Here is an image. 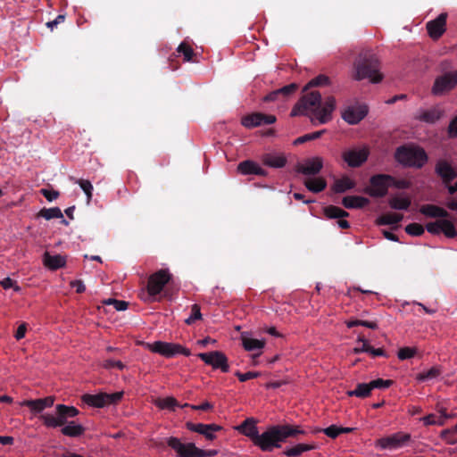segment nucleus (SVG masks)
Here are the masks:
<instances>
[{
    "label": "nucleus",
    "mask_w": 457,
    "mask_h": 457,
    "mask_svg": "<svg viewBox=\"0 0 457 457\" xmlns=\"http://www.w3.org/2000/svg\"><path fill=\"white\" fill-rule=\"evenodd\" d=\"M329 84V78L320 74L311 79L303 87V95L293 107L290 115L308 116L312 125L326 124L332 120V113L336 109V99L328 96L322 101L319 91H310L314 87H321Z\"/></svg>",
    "instance_id": "1"
},
{
    "label": "nucleus",
    "mask_w": 457,
    "mask_h": 457,
    "mask_svg": "<svg viewBox=\"0 0 457 457\" xmlns=\"http://www.w3.org/2000/svg\"><path fill=\"white\" fill-rule=\"evenodd\" d=\"M79 411L74 406L65 404H57L55 406V415L44 413L39 416L45 427L48 428H56L61 427V433L70 437H79L85 432V428L76 423L74 420L69 421V419L79 415Z\"/></svg>",
    "instance_id": "2"
},
{
    "label": "nucleus",
    "mask_w": 457,
    "mask_h": 457,
    "mask_svg": "<svg viewBox=\"0 0 457 457\" xmlns=\"http://www.w3.org/2000/svg\"><path fill=\"white\" fill-rule=\"evenodd\" d=\"M303 433L304 431L298 426L289 424L270 426L262 434L259 435L254 445L263 452H271L274 448L281 447L280 444L288 437H296Z\"/></svg>",
    "instance_id": "3"
},
{
    "label": "nucleus",
    "mask_w": 457,
    "mask_h": 457,
    "mask_svg": "<svg viewBox=\"0 0 457 457\" xmlns=\"http://www.w3.org/2000/svg\"><path fill=\"white\" fill-rule=\"evenodd\" d=\"M354 68L356 71L354 79L357 80L369 79L372 83H378L382 80V75L378 72V59L371 51L361 53L354 63Z\"/></svg>",
    "instance_id": "4"
},
{
    "label": "nucleus",
    "mask_w": 457,
    "mask_h": 457,
    "mask_svg": "<svg viewBox=\"0 0 457 457\" xmlns=\"http://www.w3.org/2000/svg\"><path fill=\"white\" fill-rule=\"evenodd\" d=\"M395 160L404 167L420 169L428 162V154L419 146L402 145L396 148Z\"/></svg>",
    "instance_id": "5"
},
{
    "label": "nucleus",
    "mask_w": 457,
    "mask_h": 457,
    "mask_svg": "<svg viewBox=\"0 0 457 457\" xmlns=\"http://www.w3.org/2000/svg\"><path fill=\"white\" fill-rule=\"evenodd\" d=\"M456 86L457 70L453 69L443 72L441 75L436 78L431 88V93L436 96H443L454 89Z\"/></svg>",
    "instance_id": "6"
},
{
    "label": "nucleus",
    "mask_w": 457,
    "mask_h": 457,
    "mask_svg": "<svg viewBox=\"0 0 457 457\" xmlns=\"http://www.w3.org/2000/svg\"><path fill=\"white\" fill-rule=\"evenodd\" d=\"M171 278L172 275L168 269H161L151 274L146 286L148 297L154 299L156 295H160Z\"/></svg>",
    "instance_id": "7"
},
{
    "label": "nucleus",
    "mask_w": 457,
    "mask_h": 457,
    "mask_svg": "<svg viewBox=\"0 0 457 457\" xmlns=\"http://www.w3.org/2000/svg\"><path fill=\"white\" fill-rule=\"evenodd\" d=\"M123 392H115L112 394L99 393L96 395L85 394L82 401L92 407L103 408L110 404H115L121 400Z\"/></svg>",
    "instance_id": "8"
},
{
    "label": "nucleus",
    "mask_w": 457,
    "mask_h": 457,
    "mask_svg": "<svg viewBox=\"0 0 457 457\" xmlns=\"http://www.w3.org/2000/svg\"><path fill=\"white\" fill-rule=\"evenodd\" d=\"M149 349L151 352L159 353L166 358H171L177 354H183L185 356L191 354L190 350L181 345L162 341H156L149 345Z\"/></svg>",
    "instance_id": "9"
},
{
    "label": "nucleus",
    "mask_w": 457,
    "mask_h": 457,
    "mask_svg": "<svg viewBox=\"0 0 457 457\" xmlns=\"http://www.w3.org/2000/svg\"><path fill=\"white\" fill-rule=\"evenodd\" d=\"M391 175L376 174L370 179V187L365 192L371 197H384L386 195L389 187V180Z\"/></svg>",
    "instance_id": "10"
},
{
    "label": "nucleus",
    "mask_w": 457,
    "mask_h": 457,
    "mask_svg": "<svg viewBox=\"0 0 457 457\" xmlns=\"http://www.w3.org/2000/svg\"><path fill=\"white\" fill-rule=\"evenodd\" d=\"M411 439L406 433L397 432L387 436L381 437L375 442V446L383 450H394L402 447Z\"/></svg>",
    "instance_id": "11"
},
{
    "label": "nucleus",
    "mask_w": 457,
    "mask_h": 457,
    "mask_svg": "<svg viewBox=\"0 0 457 457\" xmlns=\"http://www.w3.org/2000/svg\"><path fill=\"white\" fill-rule=\"evenodd\" d=\"M197 356L205 364L212 366L213 369H220L222 372H228L229 370L228 358L222 352L212 351L209 353H200Z\"/></svg>",
    "instance_id": "12"
},
{
    "label": "nucleus",
    "mask_w": 457,
    "mask_h": 457,
    "mask_svg": "<svg viewBox=\"0 0 457 457\" xmlns=\"http://www.w3.org/2000/svg\"><path fill=\"white\" fill-rule=\"evenodd\" d=\"M167 444L176 451L179 457H199V448L194 443L183 444L179 438L170 436L168 438Z\"/></svg>",
    "instance_id": "13"
},
{
    "label": "nucleus",
    "mask_w": 457,
    "mask_h": 457,
    "mask_svg": "<svg viewBox=\"0 0 457 457\" xmlns=\"http://www.w3.org/2000/svg\"><path fill=\"white\" fill-rule=\"evenodd\" d=\"M275 121L276 117L274 115L262 112L247 114L241 119V124L246 129H253L262 124H272Z\"/></svg>",
    "instance_id": "14"
},
{
    "label": "nucleus",
    "mask_w": 457,
    "mask_h": 457,
    "mask_svg": "<svg viewBox=\"0 0 457 457\" xmlns=\"http://www.w3.org/2000/svg\"><path fill=\"white\" fill-rule=\"evenodd\" d=\"M368 114V107L364 104L348 106L342 112V118L348 124L355 125Z\"/></svg>",
    "instance_id": "15"
},
{
    "label": "nucleus",
    "mask_w": 457,
    "mask_h": 457,
    "mask_svg": "<svg viewBox=\"0 0 457 457\" xmlns=\"http://www.w3.org/2000/svg\"><path fill=\"white\" fill-rule=\"evenodd\" d=\"M447 16L446 12H442L436 19L427 22L426 28L431 38L438 39L445 32Z\"/></svg>",
    "instance_id": "16"
},
{
    "label": "nucleus",
    "mask_w": 457,
    "mask_h": 457,
    "mask_svg": "<svg viewBox=\"0 0 457 457\" xmlns=\"http://www.w3.org/2000/svg\"><path fill=\"white\" fill-rule=\"evenodd\" d=\"M369 150L362 149H351L343 153V159L352 168L361 166L368 159Z\"/></svg>",
    "instance_id": "17"
},
{
    "label": "nucleus",
    "mask_w": 457,
    "mask_h": 457,
    "mask_svg": "<svg viewBox=\"0 0 457 457\" xmlns=\"http://www.w3.org/2000/svg\"><path fill=\"white\" fill-rule=\"evenodd\" d=\"M323 167V162L320 157L307 159L303 164H298L296 171L304 175L315 176L319 174Z\"/></svg>",
    "instance_id": "18"
},
{
    "label": "nucleus",
    "mask_w": 457,
    "mask_h": 457,
    "mask_svg": "<svg viewBox=\"0 0 457 457\" xmlns=\"http://www.w3.org/2000/svg\"><path fill=\"white\" fill-rule=\"evenodd\" d=\"M435 171L445 184H449L457 178V171L445 160H439L436 162Z\"/></svg>",
    "instance_id": "19"
},
{
    "label": "nucleus",
    "mask_w": 457,
    "mask_h": 457,
    "mask_svg": "<svg viewBox=\"0 0 457 457\" xmlns=\"http://www.w3.org/2000/svg\"><path fill=\"white\" fill-rule=\"evenodd\" d=\"M238 432L249 437L254 445L259 437V431L256 426V421L253 418H248L244 420L239 426L237 427Z\"/></svg>",
    "instance_id": "20"
},
{
    "label": "nucleus",
    "mask_w": 457,
    "mask_h": 457,
    "mask_svg": "<svg viewBox=\"0 0 457 457\" xmlns=\"http://www.w3.org/2000/svg\"><path fill=\"white\" fill-rule=\"evenodd\" d=\"M262 162L268 167L279 169L283 168L287 162V157L283 154L266 153L261 157Z\"/></svg>",
    "instance_id": "21"
},
{
    "label": "nucleus",
    "mask_w": 457,
    "mask_h": 457,
    "mask_svg": "<svg viewBox=\"0 0 457 457\" xmlns=\"http://www.w3.org/2000/svg\"><path fill=\"white\" fill-rule=\"evenodd\" d=\"M237 170L243 175H259V176H266L267 171L259 166L256 162L251 160H245L241 162L237 165Z\"/></svg>",
    "instance_id": "22"
},
{
    "label": "nucleus",
    "mask_w": 457,
    "mask_h": 457,
    "mask_svg": "<svg viewBox=\"0 0 457 457\" xmlns=\"http://www.w3.org/2000/svg\"><path fill=\"white\" fill-rule=\"evenodd\" d=\"M437 411L438 414L430 413L420 419V420L423 422L425 426H444L447 420L446 409L444 407H440L437 409Z\"/></svg>",
    "instance_id": "23"
},
{
    "label": "nucleus",
    "mask_w": 457,
    "mask_h": 457,
    "mask_svg": "<svg viewBox=\"0 0 457 457\" xmlns=\"http://www.w3.org/2000/svg\"><path fill=\"white\" fill-rule=\"evenodd\" d=\"M420 212L428 218H448L449 212L444 208L435 204H423Z\"/></svg>",
    "instance_id": "24"
},
{
    "label": "nucleus",
    "mask_w": 457,
    "mask_h": 457,
    "mask_svg": "<svg viewBox=\"0 0 457 457\" xmlns=\"http://www.w3.org/2000/svg\"><path fill=\"white\" fill-rule=\"evenodd\" d=\"M44 264L50 270H55L66 264L65 257L60 254L51 255L46 252L44 254Z\"/></svg>",
    "instance_id": "25"
},
{
    "label": "nucleus",
    "mask_w": 457,
    "mask_h": 457,
    "mask_svg": "<svg viewBox=\"0 0 457 457\" xmlns=\"http://www.w3.org/2000/svg\"><path fill=\"white\" fill-rule=\"evenodd\" d=\"M370 203L368 198L358 195L345 196L342 200V204L347 209L362 208Z\"/></svg>",
    "instance_id": "26"
},
{
    "label": "nucleus",
    "mask_w": 457,
    "mask_h": 457,
    "mask_svg": "<svg viewBox=\"0 0 457 457\" xmlns=\"http://www.w3.org/2000/svg\"><path fill=\"white\" fill-rule=\"evenodd\" d=\"M444 112L439 108L434 107L432 109L422 112L418 119L427 123H435L441 119Z\"/></svg>",
    "instance_id": "27"
},
{
    "label": "nucleus",
    "mask_w": 457,
    "mask_h": 457,
    "mask_svg": "<svg viewBox=\"0 0 457 457\" xmlns=\"http://www.w3.org/2000/svg\"><path fill=\"white\" fill-rule=\"evenodd\" d=\"M354 187V181L347 176H344L343 178L335 180L332 186V190L335 193H345L349 189H353Z\"/></svg>",
    "instance_id": "28"
},
{
    "label": "nucleus",
    "mask_w": 457,
    "mask_h": 457,
    "mask_svg": "<svg viewBox=\"0 0 457 457\" xmlns=\"http://www.w3.org/2000/svg\"><path fill=\"white\" fill-rule=\"evenodd\" d=\"M241 340H242V345H243L245 350H246L248 352L262 350L265 345L264 340L252 338V337H249L245 335H242Z\"/></svg>",
    "instance_id": "29"
},
{
    "label": "nucleus",
    "mask_w": 457,
    "mask_h": 457,
    "mask_svg": "<svg viewBox=\"0 0 457 457\" xmlns=\"http://www.w3.org/2000/svg\"><path fill=\"white\" fill-rule=\"evenodd\" d=\"M306 188L312 193H320L327 187V181L323 178L307 179L304 181Z\"/></svg>",
    "instance_id": "30"
},
{
    "label": "nucleus",
    "mask_w": 457,
    "mask_h": 457,
    "mask_svg": "<svg viewBox=\"0 0 457 457\" xmlns=\"http://www.w3.org/2000/svg\"><path fill=\"white\" fill-rule=\"evenodd\" d=\"M371 391L370 383H359L354 390H350L346 394L348 396L366 398L370 395Z\"/></svg>",
    "instance_id": "31"
},
{
    "label": "nucleus",
    "mask_w": 457,
    "mask_h": 457,
    "mask_svg": "<svg viewBox=\"0 0 457 457\" xmlns=\"http://www.w3.org/2000/svg\"><path fill=\"white\" fill-rule=\"evenodd\" d=\"M315 448L316 446L314 445L298 444L293 447L286 449L284 451V454H286L288 457H297L300 456L303 452L310 451Z\"/></svg>",
    "instance_id": "32"
},
{
    "label": "nucleus",
    "mask_w": 457,
    "mask_h": 457,
    "mask_svg": "<svg viewBox=\"0 0 457 457\" xmlns=\"http://www.w3.org/2000/svg\"><path fill=\"white\" fill-rule=\"evenodd\" d=\"M403 219V214L389 212L378 217L377 223L378 225H395L398 224Z\"/></svg>",
    "instance_id": "33"
},
{
    "label": "nucleus",
    "mask_w": 457,
    "mask_h": 457,
    "mask_svg": "<svg viewBox=\"0 0 457 457\" xmlns=\"http://www.w3.org/2000/svg\"><path fill=\"white\" fill-rule=\"evenodd\" d=\"M154 404H155V406H157L158 408H160L162 410L168 409L170 411H174L175 407L182 406V405H179L178 401L172 396H169V397H165V398H157L154 400Z\"/></svg>",
    "instance_id": "34"
},
{
    "label": "nucleus",
    "mask_w": 457,
    "mask_h": 457,
    "mask_svg": "<svg viewBox=\"0 0 457 457\" xmlns=\"http://www.w3.org/2000/svg\"><path fill=\"white\" fill-rule=\"evenodd\" d=\"M324 214L328 219H340V218H345L349 216V213L335 205H328L324 208Z\"/></svg>",
    "instance_id": "35"
},
{
    "label": "nucleus",
    "mask_w": 457,
    "mask_h": 457,
    "mask_svg": "<svg viewBox=\"0 0 457 457\" xmlns=\"http://www.w3.org/2000/svg\"><path fill=\"white\" fill-rule=\"evenodd\" d=\"M440 437L448 445H454L457 443V424L450 428L443 429L440 432Z\"/></svg>",
    "instance_id": "36"
},
{
    "label": "nucleus",
    "mask_w": 457,
    "mask_h": 457,
    "mask_svg": "<svg viewBox=\"0 0 457 457\" xmlns=\"http://www.w3.org/2000/svg\"><path fill=\"white\" fill-rule=\"evenodd\" d=\"M38 216L43 217L47 220L54 218H63L62 212L59 207L43 208L39 211Z\"/></svg>",
    "instance_id": "37"
},
{
    "label": "nucleus",
    "mask_w": 457,
    "mask_h": 457,
    "mask_svg": "<svg viewBox=\"0 0 457 457\" xmlns=\"http://www.w3.org/2000/svg\"><path fill=\"white\" fill-rule=\"evenodd\" d=\"M441 223V232L445 234V237L449 238H453L457 236V231L453 223L447 220L446 218H443L440 220Z\"/></svg>",
    "instance_id": "38"
},
{
    "label": "nucleus",
    "mask_w": 457,
    "mask_h": 457,
    "mask_svg": "<svg viewBox=\"0 0 457 457\" xmlns=\"http://www.w3.org/2000/svg\"><path fill=\"white\" fill-rule=\"evenodd\" d=\"M389 205L395 210H407L411 205V200L408 197H393L389 201Z\"/></svg>",
    "instance_id": "39"
},
{
    "label": "nucleus",
    "mask_w": 457,
    "mask_h": 457,
    "mask_svg": "<svg viewBox=\"0 0 457 457\" xmlns=\"http://www.w3.org/2000/svg\"><path fill=\"white\" fill-rule=\"evenodd\" d=\"M441 371L437 367H432L427 371L420 372L417 375L416 378L419 381H427L437 378Z\"/></svg>",
    "instance_id": "40"
},
{
    "label": "nucleus",
    "mask_w": 457,
    "mask_h": 457,
    "mask_svg": "<svg viewBox=\"0 0 457 457\" xmlns=\"http://www.w3.org/2000/svg\"><path fill=\"white\" fill-rule=\"evenodd\" d=\"M177 51L179 54H183L185 62L192 61L193 56L195 55L193 48L185 42L179 44V46L177 48Z\"/></svg>",
    "instance_id": "41"
},
{
    "label": "nucleus",
    "mask_w": 457,
    "mask_h": 457,
    "mask_svg": "<svg viewBox=\"0 0 457 457\" xmlns=\"http://www.w3.org/2000/svg\"><path fill=\"white\" fill-rule=\"evenodd\" d=\"M325 132H326V129H321V130L315 131V132H312V133L305 134V135L296 138L295 140V145L303 144V143H305L307 141H311V140H314V139L320 138L321 137V135H323Z\"/></svg>",
    "instance_id": "42"
},
{
    "label": "nucleus",
    "mask_w": 457,
    "mask_h": 457,
    "mask_svg": "<svg viewBox=\"0 0 457 457\" xmlns=\"http://www.w3.org/2000/svg\"><path fill=\"white\" fill-rule=\"evenodd\" d=\"M75 183L79 184L80 188L84 191V193L87 195V202H90L92 198V191H93V186L89 180L87 179H76Z\"/></svg>",
    "instance_id": "43"
},
{
    "label": "nucleus",
    "mask_w": 457,
    "mask_h": 457,
    "mask_svg": "<svg viewBox=\"0 0 457 457\" xmlns=\"http://www.w3.org/2000/svg\"><path fill=\"white\" fill-rule=\"evenodd\" d=\"M21 404L29 408L34 413H41L45 410L38 399L25 400Z\"/></svg>",
    "instance_id": "44"
},
{
    "label": "nucleus",
    "mask_w": 457,
    "mask_h": 457,
    "mask_svg": "<svg viewBox=\"0 0 457 457\" xmlns=\"http://www.w3.org/2000/svg\"><path fill=\"white\" fill-rule=\"evenodd\" d=\"M105 305H112L117 311H125L129 306V303L122 300H117L114 298H108L103 301Z\"/></svg>",
    "instance_id": "45"
},
{
    "label": "nucleus",
    "mask_w": 457,
    "mask_h": 457,
    "mask_svg": "<svg viewBox=\"0 0 457 457\" xmlns=\"http://www.w3.org/2000/svg\"><path fill=\"white\" fill-rule=\"evenodd\" d=\"M297 87H298L297 84L292 83V84L287 85L281 88H278V95L280 96L281 99L284 100V99L287 98L288 96H290L291 95H293L296 91Z\"/></svg>",
    "instance_id": "46"
},
{
    "label": "nucleus",
    "mask_w": 457,
    "mask_h": 457,
    "mask_svg": "<svg viewBox=\"0 0 457 457\" xmlns=\"http://www.w3.org/2000/svg\"><path fill=\"white\" fill-rule=\"evenodd\" d=\"M201 319H202V313H201L200 306L198 304L195 303L192 305V308H191V315L187 319H186L185 322L187 325H192L193 323H195V320H201Z\"/></svg>",
    "instance_id": "47"
},
{
    "label": "nucleus",
    "mask_w": 457,
    "mask_h": 457,
    "mask_svg": "<svg viewBox=\"0 0 457 457\" xmlns=\"http://www.w3.org/2000/svg\"><path fill=\"white\" fill-rule=\"evenodd\" d=\"M405 231L411 236L419 237L424 233V228L421 224L414 222L407 225L405 227Z\"/></svg>",
    "instance_id": "48"
},
{
    "label": "nucleus",
    "mask_w": 457,
    "mask_h": 457,
    "mask_svg": "<svg viewBox=\"0 0 457 457\" xmlns=\"http://www.w3.org/2000/svg\"><path fill=\"white\" fill-rule=\"evenodd\" d=\"M389 180V187L393 186L398 189H408L411 187V182L406 179H397L395 177L391 176V179H387Z\"/></svg>",
    "instance_id": "49"
},
{
    "label": "nucleus",
    "mask_w": 457,
    "mask_h": 457,
    "mask_svg": "<svg viewBox=\"0 0 457 457\" xmlns=\"http://www.w3.org/2000/svg\"><path fill=\"white\" fill-rule=\"evenodd\" d=\"M370 383L371 390H373L375 388H379V389L387 388L393 384V381L390 379L385 380L382 378H378V379L370 381Z\"/></svg>",
    "instance_id": "50"
},
{
    "label": "nucleus",
    "mask_w": 457,
    "mask_h": 457,
    "mask_svg": "<svg viewBox=\"0 0 457 457\" xmlns=\"http://www.w3.org/2000/svg\"><path fill=\"white\" fill-rule=\"evenodd\" d=\"M416 353V349L411 347H403L398 351L397 356L400 360L412 358Z\"/></svg>",
    "instance_id": "51"
},
{
    "label": "nucleus",
    "mask_w": 457,
    "mask_h": 457,
    "mask_svg": "<svg viewBox=\"0 0 457 457\" xmlns=\"http://www.w3.org/2000/svg\"><path fill=\"white\" fill-rule=\"evenodd\" d=\"M186 427L188 430L198 433L200 435L204 432V429H208V424L204 423L187 422Z\"/></svg>",
    "instance_id": "52"
},
{
    "label": "nucleus",
    "mask_w": 457,
    "mask_h": 457,
    "mask_svg": "<svg viewBox=\"0 0 457 457\" xmlns=\"http://www.w3.org/2000/svg\"><path fill=\"white\" fill-rule=\"evenodd\" d=\"M0 285L4 289L13 288L14 291L20 292L21 287L11 278H5L0 281Z\"/></svg>",
    "instance_id": "53"
},
{
    "label": "nucleus",
    "mask_w": 457,
    "mask_h": 457,
    "mask_svg": "<svg viewBox=\"0 0 457 457\" xmlns=\"http://www.w3.org/2000/svg\"><path fill=\"white\" fill-rule=\"evenodd\" d=\"M235 375L238 378V379L241 382H245V381H247L249 379H253V378H258L260 376V372H257V371H248V372H245V373H241L240 371H237Z\"/></svg>",
    "instance_id": "54"
},
{
    "label": "nucleus",
    "mask_w": 457,
    "mask_h": 457,
    "mask_svg": "<svg viewBox=\"0 0 457 457\" xmlns=\"http://www.w3.org/2000/svg\"><path fill=\"white\" fill-rule=\"evenodd\" d=\"M319 431L323 432L326 436L330 438H336L340 435L339 427L331 425L326 428L320 429Z\"/></svg>",
    "instance_id": "55"
},
{
    "label": "nucleus",
    "mask_w": 457,
    "mask_h": 457,
    "mask_svg": "<svg viewBox=\"0 0 457 457\" xmlns=\"http://www.w3.org/2000/svg\"><path fill=\"white\" fill-rule=\"evenodd\" d=\"M104 367L107 370L116 368L120 370H122L125 368V365L120 361H114L109 359L104 361Z\"/></svg>",
    "instance_id": "56"
},
{
    "label": "nucleus",
    "mask_w": 457,
    "mask_h": 457,
    "mask_svg": "<svg viewBox=\"0 0 457 457\" xmlns=\"http://www.w3.org/2000/svg\"><path fill=\"white\" fill-rule=\"evenodd\" d=\"M42 195H44L49 202H52L58 198L59 192L54 189L42 188L40 190Z\"/></svg>",
    "instance_id": "57"
},
{
    "label": "nucleus",
    "mask_w": 457,
    "mask_h": 457,
    "mask_svg": "<svg viewBox=\"0 0 457 457\" xmlns=\"http://www.w3.org/2000/svg\"><path fill=\"white\" fill-rule=\"evenodd\" d=\"M185 407H190L192 410H197V411H210L213 408V405L210 403L209 402H204V403L200 405H193L189 403H185L181 406V408Z\"/></svg>",
    "instance_id": "58"
},
{
    "label": "nucleus",
    "mask_w": 457,
    "mask_h": 457,
    "mask_svg": "<svg viewBox=\"0 0 457 457\" xmlns=\"http://www.w3.org/2000/svg\"><path fill=\"white\" fill-rule=\"evenodd\" d=\"M447 134L450 138L457 137V115L450 121L447 128Z\"/></svg>",
    "instance_id": "59"
},
{
    "label": "nucleus",
    "mask_w": 457,
    "mask_h": 457,
    "mask_svg": "<svg viewBox=\"0 0 457 457\" xmlns=\"http://www.w3.org/2000/svg\"><path fill=\"white\" fill-rule=\"evenodd\" d=\"M427 230L434 235H437L441 232V223L440 220L435 222H429L426 225Z\"/></svg>",
    "instance_id": "60"
},
{
    "label": "nucleus",
    "mask_w": 457,
    "mask_h": 457,
    "mask_svg": "<svg viewBox=\"0 0 457 457\" xmlns=\"http://www.w3.org/2000/svg\"><path fill=\"white\" fill-rule=\"evenodd\" d=\"M359 341L361 342V346L355 347L353 349V352L355 353H369L370 349V345L369 344V342L366 339H364L363 337H359Z\"/></svg>",
    "instance_id": "61"
},
{
    "label": "nucleus",
    "mask_w": 457,
    "mask_h": 457,
    "mask_svg": "<svg viewBox=\"0 0 457 457\" xmlns=\"http://www.w3.org/2000/svg\"><path fill=\"white\" fill-rule=\"evenodd\" d=\"M70 286L72 288H75L76 292L79 294H81V293L85 292V290H86V287H85L83 281L79 280V279L71 281Z\"/></svg>",
    "instance_id": "62"
},
{
    "label": "nucleus",
    "mask_w": 457,
    "mask_h": 457,
    "mask_svg": "<svg viewBox=\"0 0 457 457\" xmlns=\"http://www.w3.org/2000/svg\"><path fill=\"white\" fill-rule=\"evenodd\" d=\"M27 326H28L27 323L23 322L18 327V328L14 334V337L16 338V340H21L25 337L26 331H27Z\"/></svg>",
    "instance_id": "63"
},
{
    "label": "nucleus",
    "mask_w": 457,
    "mask_h": 457,
    "mask_svg": "<svg viewBox=\"0 0 457 457\" xmlns=\"http://www.w3.org/2000/svg\"><path fill=\"white\" fill-rule=\"evenodd\" d=\"M65 20V15L63 14H59L54 20L53 21H50L48 22H46V26L47 28H49L51 30L54 29V28H55L58 24L63 22Z\"/></svg>",
    "instance_id": "64"
}]
</instances>
